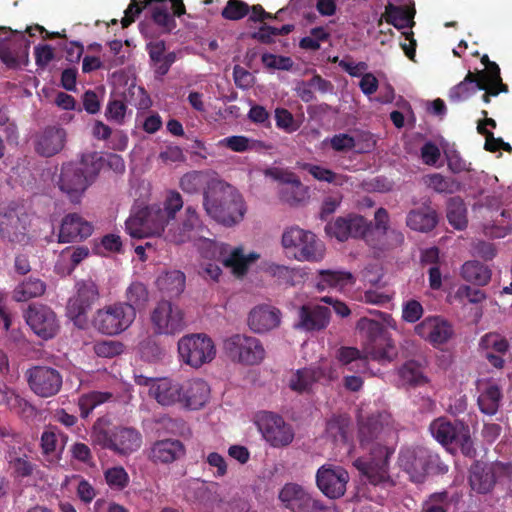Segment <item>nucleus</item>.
I'll list each match as a JSON object with an SVG mask.
<instances>
[{
	"mask_svg": "<svg viewBox=\"0 0 512 512\" xmlns=\"http://www.w3.org/2000/svg\"><path fill=\"white\" fill-rule=\"evenodd\" d=\"M354 434L362 448L370 447L369 458H357L353 465L372 485L393 484L388 474L389 458L393 453L389 447L381 445L393 429L382 418H355Z\"/></svg>",
	"mask_w": 512,
	"mask_h": 512,
	"instance_id": "1",
	"label": "nucleus"
},
{
	"mask_svg": "<svg viewBox=\"0 0 512 512\" xmlns=\"http://www.w3.org/2000/svg\"><path fill=\"white\" fill-rule=\"evenodd\" d=\"M203 208L210 218L226 227L242 221L246 212L241 194L224 181L212 182L204 195Z\"/></svg>",
	"mask_w": 512,
	"mask_h": 512,
	"instance_id": "2",
	"label": "nucleus"
},
{
	"mask_svg": "<svg viewBox=\"0 0 512 512\" xmlns=\"http://www.w3.org/2000/svg\"><path fill=\"white\" fill-rule=\"evenodd\" d=\"M102 165V157L97 152L84 153L79 162L62 165L57 185L71 202L77 203L98 176Z\"/></svg>",
	"mask_w": 512,
	"mask_h": 512,
	"instance_id": "3",
	"label": "nucleus"
},
{
	"mask_svg": "<svg viewBox=\"0 0 512 512\" xmlns=\"http://www.w3.org/2000/svg\"><path fill=\"white\" fill-rule=\"evenodd\" d=\"M398 464L415 483L424 482L428 474L441 475L448 471L439 455L424 446L402 449L398 456Z\"/></svg>",
	"mask_w": 512,
	"mask_h": 512,
	"instance_id": "4",
	"label": "nucleus"
},
{
	"mask_svg": "<svg viewBox=\"0 0 512 512\" xmlns=\"http://www.w3.org/2000/svg\"><path fill=\"white\" fill-rule=\"evenodd\" d=\"M281 243L300 262H320L325 256V244L313 232L298 226L287 228Z\"/></svg>",
	"mask_w": 512,
	"mask_h": 512,
	"instance_id": "5",
	"label": "nucleus"
},
{
	"mask_svg": "<svg viewBox=\"0 0 512 512\" xmlns=\"http://www.w3.org/2000/svg\"><path fill=\"white\" fill-rule=\"evenodd\" d=\"M357 329L364 336V348L371 359L378 362H391L396 356L393 341L388 337L381 321L362 317Z\"/></svg>",
	"mask_w": 512,
	"mask_h": 512,
	"instance_id": "6",
	"label": "nucleus"
},
{
	"mask_svg": "<svg viewBox=\"0 0 512 512\" xmlns=\"http://www.w3.org/2000/svg\"><path fill=\"white\" fill-rule=\"evenodd\" d=\"M136 312L129 304L115 302L98 309L92 325L100 333L114 336L126 331L135 321Z\"/></svg>",
	"mask_w": 512,
	"mask_h": 512,
	"instance_id": "7",
	"label": "nucleus"
},
{
	"mask_svg": "<svg viewBox=\"0 0 512 512\" xmlns=\"http://www.w3.org/2000/svg\"><path fill=\"white\" fill-rule=\"evenodd\" d=\"M227 357L234 363L243 366H255L263 362L266 350L257 337L247 334H233L223 342Z\"/></svg>",
	"mask_w": 512,
	"mask_h": 512,
	"instance_id": "8",
	"label": "nucleus"
},
{
	"mask_svg": "<svg viewBox=\"0 0 512 512\" xmlns=\"http://www.w3.org/2000/svg\"><path fill=\"white\" fill-rule=\"evenodd\" d=\"M150 323L156 336H175L186 328L185 313L170 300H160L150 312Z\"/></svg>",
	"mask_w": 512,
	"mask_h": 512,
	"instance_id": "9",
	"label": "nucleus"
},
{
	"mask_svg": "<svg viewBox=\"0 0 512 512\" xmlns=\"http://www.w3.org/2000/svg\"><path fill=\"white\" fill-rule=\"evenodd\" d=\"M178 353L185 364L199 368L215 358L216 349L214 342L206 334H189L178 341Z\"/></svg>",
	"mask_w": 512,
	"mask_h": 512,
	"instance_id": "10",
	"label": "nucleus"
},
{
	"mask_svg": "<svg viewBox=\"0 0 512 512\" xmlns=\"http://www.w3.org/2000/svg\"><path fill=\"white\" fill-rule=\"evenodd\" d=\"M8 33L0 37V60L8 68L18 70L29 64V50L31 41L24 32L6 27Z\"/></svg>",
	"mask_w": 512,
	"mask_h": 512,
	"instance_id": "11",
	"label": "nucleus"
},
{
	"mask_svg": "<svg viewBox=\"0 0 512 512\" xmlns=\"http://www.w3.org/2000/svg\"><path fill=\"white\" fill-rule=\"evenodd\" d=\"M184 201L181 194L176 190L167 192L163 202V208L158 205H151L144 207L146 221L151 228V234L161 235L169 229L172 225V220H175L177 213L183 208Z\"/></svg>",
	"mask_w": 512,
	"mask_h": 512,
	"instance_id": "12",
	"label": "nucleus"
},
{
	"mask_svg": "<svg viewBox=\"0 0 512 512\" xmlns=\"http://www.w3.org/2000/svg\"><path fill=\"white\" fill-rule=\"evenodd\" d=\"M204 230L203 221L192 205H187L179 220H172L166 232V240L174 244H183L195 240Z\"/></svg>",
	"mask_w": 512,
	"mask_h": 512,
	"instance_id": "13",
	"label": "nucleus"
},
{
	"mask_svg": "<svg viewBox=\"0 0 512 512\" xmlns=\"http://www.w3.org/2000/svg\"><path fill=\"white\" fill-rule=\"evenodd\" d=\"M29 388L38 396L48 398L56 395L62 387V375L50 366L36 365L25 372Z\"/></svg>",
	"mask_w": 512,
	"mask_h": 512,
	"instance_id": "14",
	"label": "nucleus"
},
{
	"mask_svg": "<svg viewBox=\"0 0 512 512\" xmlns=\"http://www.w3.org/2000/svg\"><path fill=\"white\" fill-rule=\"evenodd\" d=\"M24 317L33 332L44 340L52 339L59 330L56 314L46 305H29Z\"/></svg>",
	"mask_w": 512,
	"mask_h": 512,
	"instance_id": "15",
	"label": "nucleus"
},
{
	"mask_svg": "<svg viewBox=\"0 0 512 512\" xmlns=\"http://www.w3.org/2000/svg\"><path fill=\"white\" fill-rule=\"evenodd\" d=\"M209 247L215 259L230 268L236 276L245 275L249 264L259 257L255 253L246 256L241 247L231 248L225 243L211 242Z\"/></svg>",
	"mask_w": 512,
	"mask_h": 512,
	"instance_id": "16",
	"label": "nucleus"
},
{
	"mask_svg": "<svg viewBox=\"0 0 512 512\" xmlns=\"http://www.w3.org/2000/svg\"><path fill=\"white\" fill-rule=\"evenodd\" d=\"M371 226L372 222L367 221L363 216L350 214L346 217H338L334 222L328 223L325 230L328 235L343 242L349 238H364Z\"/></svg>",
	"mask_w": 512,
	"mask_h": 512,
	"instance_id": "17",
	"label": "nucleus"
},
{
	"mask_svg": "<svg viewBox=\"0 0 512 512\" xmlns=\"http://www.w3.org/2000/svg\"><path fill=\"white\" fill-rule=\"evenodd\" d=\"M415 333L433 347L446 344L454 335L453 325L441 316H428L415 326Z\"/></svg>",
	"mask_w": 512,
	"mask_h": 512,
	"instance_id": "18",
	"label": "nucleus"
},
{
	"mask_svg": "<svg viewBox=\"0 0 512 512\" xmlns=\"http://www.w3.org/2000/svg\"><path fill=\"white\" fill-rule=\"evenodd\" d=\"M255 424L273 447L288 446L294 439V429L284 418H255Z\"/></svg>",
	"mask_w": 512,
	"mask_h": 512,
	"instance_id": "19",
	"label": "nucleus"
},
{
	"mask_svg": "<svg viewBox=\"0 0 512 512\" xmlns=\"http://www.w3.org/2000/svg\"><path fill=\"white\" fill-rule=\"evenodd\" d=\"M348 481V472L342 467L330 468L322 466L316 474L318 488L329 499H337L343 496Z\"/></svg>",
	"mask_w": 512,
	"mask_h": 512,
	"instance_id": "20",
	"label": "nucleus"
},
{
	"mask_svg": "<svg viewBox=\"0 0 512 512\" xmlns=\"http://www.w3.org/2000/svg\"><path fill=\"white\" fill-rule=\"evenodd\" d=\"M331 310L319 304H304L298 309V321L294 324L296 329L305 332L321 331L330 323Z\"/></svg>",
	"mask_w": 512,
	"mask_h": 512,
	"instance_id": "21",
	"label": "nucleus"
},
{
	"mask_svg": "<svg viewBox=\"0 0 512 512\" xmlns=\"http://www.w3.org/2000/svg\"><path fill=\"white\" fill-rule=\"evenodd\" d=\"M468 427L458 418L453 421L447 418H435L430 424L429 430L440 444L447 446L454 444L459 438H463V435L467 436Z\"/></svg>",
	"mask_w": 512,
	"mask_h": 512,
	"instance_id": "22",
	"label": "nucleus"
},
{
	"mask_svg": "<svg viewBox=\"0 0 512 512\" xmlns=\"http://www.w3.org/2000/svg\"><path fill=\"white\" fill-rule=\"evenodd\" d=\"M93 232V225L77 213L67 214L61 222L59 243L82 241Z\"/></svg>",
	"mask_w": 512,
	"mask_h": 512,
	"instance_id": "23",
	"label": "nucleus"
},
{
	"mask_svg": "<svg viewBox=\"0 0 512 512\" xmlns=\"http://www.w3.org/2000/svg\"><path fill=\"white\" fill-rule=\"evenodd\" d=\"M99 298L97 285L92 280L77 283V295L69 300L67 310L72 318L85 315Z\"/></svg>",
	"mask_w": 512,
	"mask_h": 512,
	"instance_id": "24",
	"label": "nucleus"
},
{
	"mask_svg": "<svg viewBox=\"0 0 512 512\" xmlns=\"http://www.w3.org/2000/svg\"><path fill=\"white\" fill-rule=\"evenodd\" d=\"M141 445V436L133 428H117L111 435L104 438V447L119 455H129Z\"/></svg>",
	"mask_w": 512,
	"mask_h": 512,
	"instance_id": "25",
	"label": "nucleus"
},
{
	"mask_svg": "<svg viewBox=\"0 0 512 512\" xmlns=\"http://www.w3.org/2000/svg\"><path fill=\"white\" fill-rule=\"evenodd\" d=\"M185 455V446L178 439L155 441L148 450L147 457L155 464H170Z\"/></svg>",
	"mask_w": 512,
	"mask_h": 512,
	"instance_id": "26",
	"label": "nucleus"
},
{
	"mask_svg": "<svg viewBox=\"0 0 512 512\" xmlns=\"http://www.w3.org/2000/svg\"><path fill=\"white\" fill-rule=\"evenodd\" d=\"M65 142V129L59 126H48L36 136L35 151L43 157H52L64 148Z\"/></svg>",
	"mask_w": 512,
	"mask_h": 512,
	"instance_id": "27",
	"label": "nucleus"
},
{
	"mask_svg": "<svg viewBox=\"0 0 512 512\" xmlns=\"http://www.w3.org/2000/svg\"><path fill=\"white\" fill-rule=\"evenodd\" d=\"M281 312L270 305H258L248 315V326L255 333H265L279 326Z\"/></svg>",
	"mask_w": 512,
	"mask_h": 512,
	"instance_id": "28",
	"label": "nucleus"
},
{
	"mask_svg": "<svg viewBox=\"0 0 512 512\" xmlns=\"http://www.w3.org/2000/svg\"><path fill=\"white\" fill-rule=\"evenodd\" d=\"M146 50L149 55L155 78L162 80V78L169 72L171 66L176 62V53L174 51L166 53V44L163 40L149 42L146 45Z\"/></svg>",
	"mask_w": 512,
	"mask_h": 512,
	"instance_id": "29",
	"label": "nucleus"
},
{
	"mask_svg": "<svg viewBox=\"0 0 512 512\" xmlns=\"http://www.w3.org/2000/svg\"><path fill=\"white\" fill-rule=\"evenodd\" d=\"M439 222L437 211L430 202L423 203L418 208L411 209L406 216V225L411 230L421 233L432 231Z\"/></svg>",
	"mask_w": 512,
	"mask_h": 512,
	"instance_id": "30",
	"label": "nucleus"
},
{
	"mask_svg": "<svg viewBox=\"0 0 512 512\" xmlns=\"http://www.w3.org/2000/svg\"><path fill=\"white\" fill-rule=\"evenodd\" d=\"M210 397V387L202 379H192L183 385L180 404L190 410L202 408Z\"/></svg>",
	"mask_w": 512,
	"mask_h": 512,
	"instance_id": "31",
	"label": "nucleus"
},
{
	"mask_svg": "<svg viewBox=\"0 0 512 512\" xmlns=\"http://www.w3.org/2000/svg\"><path fill=\"white\" fill-rule=\"evenodd\" d=\"M149 393L162 406H170L180 403L183 385L168 378L157 379L151 385Z\"/></svg>",
	"mask_w": 512,
	"mask_h": 512,
	"instance_id": "32",
	"label": "nucleus"
},
{
	"mask_svg": "<svg viewBox=\"0 0 512 512\" xmlns=\"http://www.w3.org/2000/svg\"><path fill=\"white\" fill-rule=\"evenodd\" d=\"M469 482L471 488L480 494L490 492L496 482L493 468L485 463L476 461L470 468Z\"/></svg>",
	"mask_w": 512,
	"mask_h": 512,
	"instance_id": "33",
	"label": "nucleus"
},
{
	"mask_svg": "<svg viewBox=\"0 0 512 512\" xmlns=\"http://www.w3.org/2000/svg\"><path fill=\"white\" fill-rule=\"evenodd\" d=\"M355 279L348 271L341 270H319L315 287L318 291L326 289H339L342 290L348 285H352Z\"/></svg>",
	"mask_w": 512,
	"mask_h": 512,
	"instance_id": "34",
	"label": "nucleus"
},
{
	"mask_svg": "<svg viewBox=\"0 0 512 512\" xmlns=\"http://www.w3.org/2000/svg\"><path fill=\"white\" fill-rule=\"evenodd\" d=\"M212 182H221V180L210 177L204 171H190L180 178L179 187L186 194L195 195L202 192L204 196L210 190Z\"/></svg>",
	"mask_w": 512,
	"mask_h": 512,
	"instance_id": "35",
	"label": "nucleus"
},
{
	"mask_svg": "<svg viewBox=\"0 0 512 512\" xmlns=\"http://www.w3.org/2000/svg\"><path fill=\"white\" fill-rule=\"evenodd\" d=\"M274 178L282 184L295 189V195H288V188L286 187L281 189V197L285 202L294 205L305 199L307 187L302 184L300 178L294 172L279 170L274 174Z\"/></svg>",
	"mask_w": 512,
	"mask_h": 512,
	"instance_id": "36",
	"label": "nucleus"
},
{
	"mask_svg": "<svg viewBox=\"0 0 512 512\" xmlns=\"http://www.w3.org/2000/svg\"><path fill=\"white\" fill-rule=\"evenodd\" d=\"M337 358L342 365L346 366L347 370L356 373L367 372L369 365L368 360L371 359L365 349L360 351L354 347L339 348L337 351Z\"/></svg>",
	"mask_w": 512,
	"mask_h": 512,
	"instance_id": "37",
	"label": "nucleus"
},
{
	"mask_svg": "<svg viewBox=\"0 0 512 512\" xmlns=\"http://www.w3.org/2000/svg\"><path fill=\"white\" fill-rule=\"evenodd\" d=\"M185 282V274L179 270H173L160 275L156 284L163 295L173 299L184 292Z\"/></svg>",
	"mask_w": 512,
	"mask_h": 512,
	"instance_id": "38",
	"label": "nucleus"
},
{
	"mask_svg": "<svg viewBox=\"0 0 512 512\" xmlns=\"http://www.w3.org/2000/svg\"><path fill=\"white\" fill-rule=\"evenodd\" d=\"M325 376L320 367H306L298 369L291 377L289 386L293 391L308 392L312 386Z\"/></svg>",
	"mask_w": 512,
	"mask_h": 512,
	"instance_id": "39",
	"label": "nucleus"
},
{
	"mask_svg": "<svg viewBox=\"0 0 512 512\" xmlns=\"http://www.w3.org/2000/svg\"><path fill=\"white\" fill-rule=\"evenodd\" d=\"M186 497L206 508H211L218 501L217 484L204 481L191 484L186 492Z\"/></svg>",
	"mask_w": 512,
	"mask_h": 512,
	"instance_id": "40",
	"label": "nucleus"
},
{
	"mask_svg": "<svg viewBox=\"0 0 512 512\" xmlns=\"http://www.w3.org/2000/svg\"><path fill=\"white\" fill-rule=\"evenodd\" d=\"M481 82L482 81L479 80V77H477L475 73L469 71L460 83L449 90V100L454 103H459L469 99L478 89L486 87L481 85Z\"/></svg>",
	"mask_w": 512,
	"mask_h": 512,
	"instance_id": "41",
	"label": "nucleus"
},
{
	"mask_svg": "<svg viewBox=\"0 0 512 512\" xmlns=\"http://www.w3.org/2000/svg\"><path fill=\"white\" fill-rule=\"evenodd\" d=\"M352 418H329L326 422V433L336 443L349 444L354 439V423Z\"/></svg>",
	"mask_w": 512,
	"mask_h": 512,
	"instance_id": "42",
	"label": "nucleus"
},
{
	"mask_svg": "<svg viewBox=\"0 0 512 512\" xmlns=\"http://www.w3.org/2000/svg\"><path fill=\"white\" fill-rule=\"evenodd\" d=\"M462 278L476 286H486L492 276L491 269L483 263L470 260L466 261L461 267Z\"/></svg>",
	"mask_w": 512,
	"mask_h": 512,
	"instance_id": "43",
	"label": "nucleus"
},
{
	"mask_svg": "<svg viewBox=\"0 0 512 512\" xmlns=\"http://www.w3.org/2000/svg\"><path fill=\"white\" fill-rule=\"evenodd\" d=\"M297 167L301 170L307 171L315 180L320 182H327L336 186H343L349 180L347 175L338 174L331 169L320 165H315L308 162H297Z\"/></svg>",
	"mask_w": 512,
	"mask_h": 512,
	"instance_id": "44",
	"label": "nucleus"
},
{
	"mask_svg": "<svg viewBox=\"0 0 512 512\" xmlns=\"http://www.w3.org/2000/svg\"><path fill=\"white\" fill-rule=\"evenodd\" d=\"M0 236L12 243H22L26 239L25 227L16 215L5 216L0 221Z\"/></svg>",
	"mask_w": 512,
	"mask_h": 512,
	"instance_id": "45",
	"label": "nucleus"
},
{
	"mask_svg": "<svg viewBox=\"0 0 512 512\" xmlns=\"http://www.w3.org/2000/svg\"><path fill=\"white\" fill-rule=\"evenodd\" d=\"M0 404L7 405L12 413L18 415L33 416L35 414V408L13 390L0 389Z\"/></svg>",
	"mask_w": 512,
	"mask_h": 512,
	"instance_id": "46",
	"label": "nucleus"
},
{
	"mask_svg": "<svg viewBox=\"0 0 512 512\" xmlns=\"http://www.w3.org/2000/svg\"><path fill=\"white\" fill-rule=\"evenodd\" d=\"M425 185L439 194H453L461 189V184L455 178L432 173L424 177Z\"/></svg>",
	"mask_w": 512,
	"mask_h": 512,
	"instance_id": "47",
	"label": "nucleus"
},
{
	"mask_svg": "<svg viewBox=\"0 0 512 512\" xmlns=\"http://www.w3.org/2000/svg\"><path fill=\"white\" fill-rule=\"evenodd\" d=\"M415 10L405 6H395L391 3L385 7L386 21L396 28L410 27L414 24Z\"/></svg>",
	"mask_w": 512,
	"mask_h": 512,
	"instance_id": "48",
	"label": "nucleus"
},
{
	"mask_svg": "<svg viewBox=\"0 0 512 512\" xmlns=\"http://www.w3.org/2000/svg\"><path fill=\"white\" fill-rule=\"evenodd\" d=\"M447 219L451 226L457 230L467 227V209L460 197H452L447 203Z\"/></svg>",
	"mask_w": 512,
	"mask_h": 512,
	"instance_id": "49",
	"label": "nucleus"
},
{
	"mask_svg": "<svg viewBox=\"0 0 512 512\" xmlns=\"http://www.w3.org/2000/svg\"><path fill=\"white\" fill-rule=\"evenodd\" d=\"M45 292V284L39 279H28L18 284L13 291V298L17 302H25L39 297Z\"/></svg>",
	"mask_w": 512,
	"mask_h": 512,
	"instance_id": "50",
	"label": "nucleus"
},
{
	"mask_svg": "<svg viewBox=\"0 0 512 512\" xmlns=\"http://www.w3.org/2000/svg\"><path fill=\"white\" fill-rule=\"evenodd\" d=\"M146 215L148 214L145 213L144 208H141L126 220V231L131 237L141 239L152 236Z\"/></svg>",
	"mask_w": 512,
	"mask_h": 512,
	"instance_id": "51",
	"label": "nucleus"
},
{
	"mask_svg": "<svg viewBox=\"0 0 512 512\" xmlns=\"http://www.w3.org/2000/svg\"><path fill=\"white\" fill-rule=\"evenodd\" d=\"M124 304H129L134 311L144 308L149 300V291L145 284L139 281L132 282L125 291Z\"/></svg>",
	"mask_w": 512,
	"mask_h": 512,
	"instance_id": "52",
	"label": "nucleus"
},
{
	"mask_svg": "<svg viewBox=\"0 0 512 512\" xmlns=\"http://www.w3.org/2000/svg\"><path fill=\"white\" fill-rule=\"evenodd\" d=\"M113 400L114 395L110 392L92 391L82 395L79 399L81 416H88L95 408Z\"/></svg>",
	"mask_w": 512,
	"mask_h": 512,
	"instance_id": "53",
	"label": "nucleus"
},
{
	"mask_svg": "<svg viewBox=\"0 0 512 512\" xmlns=\"http://www.w3.org/2000/svg\"><path fill=\"white\" fill-rule=\"evenodd\" d=\"M399 377L405 384L418 386L426 383L427 378L424 376L422 367L414 360L405 362L398 371Z\"/></svg>",
	"mask_w": 512,
	"mask_h": 512,
	"instance_id": "54",
	"label": "nucleus"
},
{
	"mask_svg": "<svg viewBox=\"0 0 512 512\" xmlns=\"http://www.w3.org/2000/svg\"><path fill=\"white\" fill-rule=\"evenodd\" d=\"M482 350H492L500 355H505L510 349V343L505 336L498 332H488L479 340Z\"/></svg>",
	"mask_w": 512,
	"mask_h": 512,
	"instance_id": "55",
	"label": "nucleus"
},
{
	"mask_svg": "<svg viewBox=\"0 0 512 512\" xmlns=\"http://www.w3.org/2000/svg\"><path fill=\"white\" fill-rule=\"evenodd\" d=\"M501 399V391L498 386H489L478 398L481 412L493 415L497 412Z\"/></svg>",
	"mask_w": 512,
	"mask_h": 512,
	"instance_id": "56",
	"label": "nucleus"
},
{
	"mask_svg": "<svg viewBox=\"0 0 512 512\" xmlns=\"http://www.w3.org/2000/svg\"><path fill=\"white\" fill-rule=\"evenodd\" d=\"M138 350L143 360L157 362L162 359L164 349L159 345L154 336H147L139 342Z\"/></svg>",
	"mask_w": 512,
	"mask_h": 512,
	"instance_id": "57",
	"label": "nucleus"
},
{
	"mask_svg": "<svg viewBox=\"0 0 512 512\" xmlns=\"http://www.w3.org/2000/svg\"><path fill=\"white\" fill-rule=\"evenodd\" d=\"M153 22L163 33H170L176 27L174 17L169 13L167 5H155L151 9Z\"/></svg>",
	"mask_w": 512,
	"mask_h": 512,
	"instance_id": "58",
	"label": "nucleus"
},
{
	"mask_svg": "<svg viewBox=\"0 0 512 512\" xmlns=\"http://www.w3.org/2000/svg\"><path fill=\"white\" fill-rule=\"evenodd\" d=\"M454 297L460 303L467 301L471 304H479L482 303L487 296L486 293L479 288H473L469 285L462 284L457 288Z\"/></svg>",
	"mask_w": 512,
	"mask_h": 512,
	"instance_id": "59",
	"label": "nucleus"
},
{
	"mask_svg": "<svg viewBox=\"0 0 512 512\" xmlns=\"http://www.w3.org/2000/svg\"><path fill=\"white\" fill-rule=\"evenodd\" d=\"M324 145H329L335 152H349L356 146L354 137L347 133H339L333 135L331 138H326L323 141Z\"/></svg>",
	"mask_w": 512,
	"mask_h": 512,
	"instance_id": "60",
	"label": "nucleus"
},
{
	"mask_svg": "<svg viewBox=\"0 0 512 512\" xmlns=\"http://www.w3.org/2000/svg\"><path fill=\"white\" fill-rule=\"evenodd\" d=\"M219 144L233 152L243 153L252 150L255 142L243 135H233L222 139Z\"/></svg>",
	"mask_w": 512,
	"mask_h": 512,
	"instance_id": "61",
	"label": "nucleus"
},
{
	"mask_svg": "<svg viewBox=\"0 0 512 512\" xmlns=\"http://www.w3.org/2000/svg\"><path fill=\"white\" fill-rule=\"evenodd\" d=\"M104 476L107 484L113 489L122 490L129 483V476L121 466L107 469Z\"/></svg>",
	"mask_w": 512,
	"mask_h": 512,
	"instance_id": "62",
	"label": "nucleus"
},
{
	"mask_svg": "<svg viewBox=\"0 0 512 512\" xmlns=\"http://www.w3.org/2000/svg\"><path fill=\"white\" fill-rule=\"evenodd\" d=\"M249 11L250 7L247 3L241 0H228L221 15L228 20H240L244 18Z\"/></svg>",
	"mask_w": 512,
	"mask_h": 512,
	"instance_id": "63",
	"label": "nucleus"
},
{
	"mask_svg": "<svg viewBox=\"0 0 512 512\" xmlns=\"http://www.w3.org/2000/svg\"><path fill=\"white\" fill-rule=\"evenodd\" d=\"M450 507L447 492L432 494L427 501L424 502L421 512H447Z\"/></svg>",
	"mask_w": 512,
	"mask_h": 512,
	"instance_id": "64",
	"label": "nucleus"
}]
</instances>
